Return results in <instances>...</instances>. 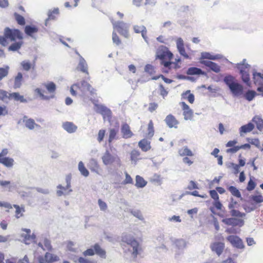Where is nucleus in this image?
Segmentation results:
<instances>
[{"label":"nucleus","instance_id":"obj_1","mask_svg":"<svg viewBox=\"0 0 263 263\" xmlns=\"http://www.w3.org/2000/svg\"><path fill=\"white\" fill-rule=\"evenodd\" d=\"M223 81L234 96H237L242 93V86L238 82H236L235 81V78L233 76L231 75L226 76Z\"/></svg>","mask_w":263,"mask_h":263},{"label":"nucleus","instance_id":"obj_2","mask_svg":"<svg viewBox=\"0 0 263 263\" xmlns=\"http://www.w3.org/2000/svg\"><path fill=\"white\" fill-rule=\"evenodd\" d=\"M236 67L239 70L241 78L243 82L248 86L250 87L251 83L250 82V74L249 73L250 65L246 63V59H243L241 62L236 64Z\"/></svg>","mask_w":263,"mask_h":263},{"label":"nucleus","instance_id":"obj_3","mask_svg":"<svg viewBox=\"0 0 263 263\" xmlns=\"http://www.w3.org/2000/svg\"><path fill=\"white\" fill-rule=\"evenodd\" d=\"M122 241L128 246V250L134 257H136L140 250L138 241L130 235L125 234L122 237Z\"/></svg>","mask_w":263,"mask_h":263},{"label":"nucleus","instance_id":"obj_4","mask_svg":"<svg viewBox=\"0 0 263 263\" xmlns=\"http://www.w3.org/2000/svg\"><path fill=\"white\" fill-rule=\"evenodd\" d=\"M71 176L70 175L66 176L65 178V182L66 183V186H63L61 184H59L57 186V189H60L56 192L58 196H67L70 195L72 192V190L71 187Z\"/></svg>","mask_w":263,"mask_h":263},{"label":"nucleus","instance_id":"obj_5","mask_svg":"<svg viewBox=\"0 0 263 263\" xmlns=\"http://www.w3.org/2000/svg\"><path fill=\"white\" fill-rule=\"evenodd\" d=\"M112 25L114 28L116 29L120 34L126 38L129 37L128 29L130 27L129 24L123 22H117L112 23Z\"/></svg>","mask_w":263,"mask_h":263},{"label":"nucleus","instance_id":"obj_6","mask_svg":"<svg viewBox=\"0 0 263 263\" xmlns=\"http://www.w3.org/2000/svg\"><path fill=\"white\" fill-rule=\"evenodd\" d=\"M4 35L7 39L11 41H15L16 39L22 40L23 36L21 31L16 29H10L7 27L5 29Z\"/></svg>","mask_w":263,"mask_h":263},{"label":"nucleus","instance_id":"obj_7","mask_svg":"<svg viewBox=\"0 0 263 263\" xmlns=\"http://www.w3.org/2000/svg\"><path fill=\"white\" fill-rule=\"evenodd\" d=\"M157 58L161 61L168 59L171 60L173 57V54L168 50L166 47L161 45L157 51Z\"/></svg>","mask_w":263,"mask_h":263},{"label":"nucleus","instance_id":"obj_8","mask_svg":"<svg viewBox=\"0 0 263 263\" xmlns=\"http://www.w3.org/2000/svg\"><path fill=\"white\" fill-rule=\"evenodd\" d=\"M95 111L103 116V118H110L111 111L110 109L103 104H95Z\"/></svg>","mask_w":263,"mask_h":263},{"label":"nucleus","instance_id":"obj_9","mask_svg":"<svg viewBox=\"0 0 263 263\" xmlns=\"http://www.w3.org/2000/svg\"><path fill=\"white\" fill-rule=\"evenodd\" d=\"M227 240L234 247L242 249L243 245L241 239L236 235H230L227 237Z\"/></svg>","mask_w":263,"mask_h":263},{"label":"nucleus","instance_id":"obj_10","mask_svg":"<svg viewBox=\"0 0 263 263\" xmlns=\"http://www.w3.org/2000/svg\"><path fill=\"white\" fill-rule=\"evenodd\" d=\"M116 159L119 160V159L118 157L112 155L108 150L106 151L105 153L102 157L103 163L105 165L112 164L116 160Z\"/></svg>","mask_w":263,"mask_h":263},{"label":"nucleus","instance_id":"obj_11","mask_svg":"<svg viewBox=\"0 0 263 263\" xmlns=\"http://www.w3.org/2000/svg\"><path fill=\"white\" fill-rule=\"evenodd\" d=\"M80 84V87L81 89H79L82 92V96H84L85 95V91L87 90L90 92L91 95L95 93L96 89L92 87L91 85L87 83L85 81H82Z\"/></svg>","mask_w":263,"mask_h":263},{"label":"nucleus","instance_id":"obj_12","mask_svg":"<svg viewBox=\"0 0 263 263\" xmlns=\"http://www.w3.org/2000/svg\"><path fill=\"white\" fill-rule=\"evenodd\" d=\"M224 247V243L221 242H215L210 246L212 251L216 253L218 256L222 254Z\"/></svg>","mask_w":263,"mask_h":263},{"label":"nucleus","instance_id":"obj_13","mask_svg":"<svg viewBox=\"0 0 263 263\" xmlns=\"http://www.w3.org/2000/svg\"><path fill=\"white\" fill-rule=\"evenodd\" d=\"M164 121L167 126L170 128L174 127L176 128H177V125L179 124V121L173 115L171 114H170L166 117Z\"/></svg>","mask_w":263,"mask_h":263},{"label":"nucleus","instance_id":"obj_14","mask_svg":"<svg viewBox=\"0 0 263 263\" xmlns=\"http://www.w3.org/2000/svg\"><path fill=\"white\" fill-rule=\"evenodd\" d=\"M200 63L209 67L211 70L216 73H218L220 71V67L216 63L206 60H201Z\"/></svg>","mask_w":263,"mask_h":263},{"label":"nucleus","instance_id":"obj_15","mask_svg":"<svg viewBox=\"0 0 263 263\" xmlns=\"http://www.w3.org/2000/svg\"><path fill=\"white\" fill-rule=\"evenodd\" d=\"M176 46L179 53L185 59H189V55L186 53L184 47V42L182 38L179 37L176 41Z\"/></svg>","mask_w":263,"mask_h":263},{"label":"nucleus","instance_id":"obj_16","mask_svg":"<svg viewBox=\"0 0 263 263\" xmlns=\"http://www.w3.org/2000/svg\"><path fill=\"white\" fill-rule=\"evenodd\" d=\"M62 127L69 134L74 133L78 128V127L72 122L68 121L65 122L62 124Z\"/></svg>","mask_w":263,"mask_h":263},{"label":"nucleus","instance_id":"obj_17","mask_svg":"<svg viewBox=\"0 0 263 263\" xmlns=\"http://www.w3.org/2000/svg\"><path fill=\"white\" fill-rule=\"evenodd\" d=\"M186 73L187 75L206 76V73L205 72L203 71L201 69L195 67H192L189 68Z\"/></svg>","mask_w":263,"mask_h":263},{"label":"nucleus","instance_id":"obj_18","mask_svg":"<svg viewBox=\"0 0 263 263\" xmlns=\"http://www.w3.org/2000/svg\"><path fill=\"white\" fill-rule=\"evenodd\" d=\"M138 146L143 152H147L151 148V142L146 139L140 140L138 143Z\"/></svg>","mask_w":263,"mask_h":263},{"label":"nucleus","instance_id":"obj_19","mask_svg":"<svg viewBox=\"0 0 263 263\" xmlns=\"http://www.w3.org/2000/svg\"><path fill=\"white\" fill-rule=\"evenodd\" d=\"M23 121L25 123V126L30 130H32L34 128L35 126H38V125L35 123L33 119H27V117L26 116L23 117Z\"/></svg>","mask_w":263,"mask_h":263},{"label":"nucleus","instance_id":"obj_20","mask_svg":"<svg viewBox=\"0 0 263 263\" xmlns=\"http://www.w3.org/2000/svg\"><path fill=\"white\" fill-rule=\"evenodd\" d=\"M77 69L83 72L88 74L87 64L85 59L82 56H80Z\"/></svg>","mask_w":263,"mask_h":263},{"label":"nucleus","instance_id":"obj_21","mask_svg":"<svg viewBox=\"0 0 263 263\" xmlns=\"http://www.w3.org/2000/svg\"><path fill=\"white\" fill-rule=\"evenodd\" d=\"M39 29L34 25H26L25 27V33L32 37H33V34L38 32Z\"/></svg>","mask_w":263,"mask_h":263},{"label":"nucleus","instance_id":"obj_22","mask_svg":"<svg viewBox=\"0 0 263 263\" xmlns=\"http://www.w3.org/2000/svg\"><path fill=\"white\" fill-rule=\"evenodd\" d=\"M121 132L123 134V137L124 138H128L132 137L133 134L130 130L129 126L127 124H124L121 127Z\"/></svg>","mask_w":263,"mask_h":263},{"label":"nucleus","instance_id":"obj_23","mask_svg":"<svg viewBox=\"0 0 263 263\" xmlns=\"http://www.w3.org/2000/svg\"><path fill=\"white\" fill-rule=\"evenodd\" d=\"M93 248L95 250V254L96 253L97 255L99 256L101 258H106V251L103 249L99 244L96 243Z\"/></svg>","mask_w":263,"mask_h":263},{"label":"nucleus","instance_id":"obj_24","mask_svg":"<svg viewBox=\"0 0 263 263\" xmlns=\"http://www.w3.org/2000/svg\"><path fill=\"white\" fill-rule=\"evenodd\" d=\"M254 128V124L251 122L241 126L239 128L240 136H242V133H247L251 132Z\"/></svg>","mask_w":263,"mask_h":263},{"label":"nucleus","instance_id":"obj_25","mask_svg":"<svg viewBox=\"0 0 263 263\" xmlns=\"http://www.w3.org/2000/svg\"><path fill=\"white\" fill-rule=\"evenodd\" d=\"M88 166L89 169L93 172L99 173V166L97 161L95 159H91L88 163Z\"/></svg>","mask_w":263,"mask_h":263},{"label":"nucleus","instance_id":"obj_26","mask_svg":"<svg viewBox=\"0 0 263 263\" xmlns=\"http://www.w3.org/2000/svg\"><path fill=\"white\" fill-rule=\"evenodd\" d=\"M23 44V42L20 40V41L14 42L11 45H10L8 48V51L13 52L17 51L21 48Z\"/></svg>","mask_w":263,"mask_h":263},{"label":"nucleus","instance_id":"obj_27","mask_svg":"<svg viewBox=\"0 0 263 263\" xmlns=\"http://www.w3.org/2000/svg\"><path fill=\"white\" fill-rule=\"evenodd\" d=\"M14 160L9 157L0 158V163L7 167H11L13 165Z\"/></svg>","mask_w":263,"mask_h":263},{"label":"nucleus","instance_id":"obj_28","mask_svg":"<svg viewBox=\"0 0 263 263\" xmlns=\"http://www.w3.org/2000/svg\"><path fill=\"white\" fill-rule=\"evenodd\" d=\"M249 199L253 202V203H252V204H256L263 202V195L261 194L251 195L249 197Z\"/></svg>","mask_w":263,"mask_h":263},{"label":"nucleus","instance_id":"obj_29","mask_svg":"<svg viewBox=\"0 0 263 263\" xmlns=\"http://www.w3.org/2000/svg\"><path fill=\"white\" fill-rule=\"evenodd\" d=\"M23 81V74L21 72H18L14 78V88H19L22 86Z\"/></svg>","mask_w":263,"mask_h":263},{"label":"nucleus","instance_id":"obj_30","mask_svg":"<svg viewBox=\"0 0 263 263\" xmlns=\"http://www.w3.org/2000/svg\"><path fill=\"white\" fill-rule=\"evenodd\" d=\"M147 184V182L140 176L137 175L136 176V183L135 186L138 188H143Z\"/></svg>","mask_w":263,"mask_h":263},{"label":"nucleus","instance_id":"obj_31","mask_svg":"<svg viewBox=\"0 0 263 263\" xmlns=\"http://www.w3.org/2000/svg\"><path fill=\"white\" fill-rule=\"evenodd\" d=\"M9 97H11V98H13L15 101H20L22 103L27 102V100L24 98V96L20 95L18 92L9 93Z\"/></svg>","mask_w":263,"mask_h":263},{"label":"nucleus","instance_id":"obj_32","mask_svg":"<svg viewBox=\"0 0 263 263\" xmlns=\"http://www.w3.org/2000/svg\"><path fill=\"white\" fill-rule=\"evenodd\" d=\"M78 170L80 171L81 174L86 177L89 176V173L87 169L84 166V164L82 161H80L78 164Z\"/></svg>","mask_w":263,"mask_h":263},{"label":"nucleus","instance_id":"obj_33","mask_svg":"<svg viewBox=\"0 0 263 263\" xmlns=\"http://www.w3.org/2000/svg\"><path fill=\"white\" fill-rule=\"evenodd\" d=\"M45 259L48 262H52L59 260V257L56 255L47 252L45 255Z\"/></svg>","mask_w":263,"mask_h":263},{"label":"nucleus","instance_id":"obj_34","mask_svg":"<svg viewBox=\"0 0 263 263\" xmlns=\"http://www.w3.org/2000/svg\"><path fill=\"white\" fill-rule=\"evenodd\" d=\"M178 153L181 156H193L194 155L193 152L187 146H184L179 149Z\"/></svg>","mask_w":263,"mask_h":263},{"label":"nucleus","instance_id":"obj_35","mask_svg":"<svg viewBox=\"0 0 263 263\" xmlns=\"http://www.w3.org/2000/svg\"><path fill=\"white\" fill-rule=\"evenodd\" d=\"M258 78L260 79H263V73L258 72L256 71H254L253 72V79L254 80V83L255 84H261V82L260 81L258 80Z\"/></svg>","mask_w":263,"mask_h":263},{"label":"nucleus","instance_id":"obj_36","mask_svg":"<svg viewBox=\"0 0 263 263\" xmlns=\"http://www.w3.org/2000/svg\"><path fill=\"white\" fill-rule=\"evenodd\" d=\"M252 121L256 123V127L259 131L263 130V120L261 118L256 116L253 118Z\"/></svg>","mask_w":263,"mask_h":263},{"label":"nucleus","instance_id":"obj_37","mask_svg":"<svg viewBox=\"0 0 263 263\" xmlns=\"http://www.w3.org/2000/svg\"><path fill=\"white\" fill-rule=\"evenodd\" d=\"M175 63L171 62L170 61H166L165 60H163L161 61V64L164 66L163 72H168V70L171 68L172 65H175Z\"/></svg>","mask_w":263,"mask_h":263},{"label":"nucleus","instance_id":"obj_38","mask_svg":"<svg viewBox=\"0 0 263 263\" xmlns=\"http://www.w3.org/2000/svg\"><path fill=\"white\" fill-rule=\"evenodd\" d=\"M44 86L47 89L48 92L50 93H54L56 90V85L52 82H50L45 84Z\"/></svg>","mask_w":263,"mask_h":263},{"label":"nucleus","instance_id":"obj_39","mask_svg":"<svg viewBox=\"0 0 263 263\" xmlns=\"http://www.w3.org/2000/svg\"><path fill=\"white\" fill-rule=\"evenodd\" d=\"M175 245L178 250H184L186 247V242L183 239H177L175 241Z\"/></svg>","mask_w":263,"mask_h":263},{"label":"nucleus","instance_id":"obj_40","mask_svg":"<svg viewBox=\"0 0 263 263\" xmlns=\"http://www.w3.org/2000/svg\"><path fill=\"white\" fill-rule=\"evenodd\" d=\"M0 185L5 187L6 191L9 192L12 191L13 188L14 187V185L10 184V182L9 181L0 180Z\"/></svg>","mask_w":263,"mask_h":263},{"label":"nucleus","instance_id":"obj_41","mask_svg":"<svg viewBox=\"0 0 263 263\" xmlns=\"http://www.w3.org/2000/svg\"><path fill=\"white\" fill-rule=\"evenodd\" d=\"M228 190L234 196L237 198H240L241 200H242L240 192L236 187L234 186H230L229 187Z\"/></svg>","mask_w":263,"mask_h":263},{"label":"nucleus","instance_id":"obj_42","mask_svg":"<svg viewBox=\"0 0 263 263\" xmlns=\"http://www.w3.org/2000/svg\"><path fill=\"white\" fill-rule=\"evenodd\" d=\"M59 9L55 8L52 11H49L48 12V18L45 20V25L46 26H47V22L49 20H54L55 16L53 14H58Z\"/></svg>","mask_w":263,"mask_h":263},{"label":"nucleus","instance_id":"obj_43","mask_svg":"<svg viewBox=\"0 0 263 263\" xmlns=\"http://www.w3.org/2000/svg\"><path fill=\"white\" fill-rule=\"evenodd\" d=\"M256 95L257 93L255 91L249 90L246 92L245 97L247 100L251 101L254 98Z\"/></svg>","mask_w":263,"mask_h":263},{"label":"nucleus","instance_id":"obj_44","mask_svg":"<svg viewBox=\"0 0 263 263\" xmlns=\"http://www.w3.org/2000/svg\"><path fill=\"white\" fill-rule=\"evenodd\" d=\"M129 212L135 217L137 218L140 220H144L143 216L141 212L139 210H133L131 209L129 210Z\"/></svg>","mask_w":263,"mask_h":263},{"label":"nucleus","instance_id":"obj_45","mask_svg":"<svg viewBox=\"0 0 263 263\" xmlns=\"http://www.w3.org/2000/svg\"><path fill=\"white\" fill-rule=\"evenodd\" d=\"M14 18L17 23L20 25H24L25 24V20L24 17L16 12L14 13Z\"/></svg>","mask_w":263,"mask_h":263},{"label":"nucleus","instance_id":"obj_46","mask_svg":"<svg viewBox=\"0 0 263 263\" xmlns=\"http://www.w3.org/2000/svg\"><path fill=\"white\" fill-rule=\"evenodd\" d=\"M183 115L185 120H192L193 117V111L191 109L184 110Z\"/></svg>","mask_w":263,"mask_h":263},{"label":"nucleus","instance_id":"obj_47","mask_svg":"<svg viewBox=\"0 0 263 263\" xmlns=\"http://www.w3.org/2000/svg\"><path fill=\"white\" fill-rule=\"evenodd\" d=\"M222 221L226 224L229 225V226H236V225H237V223L236 222V219L235 218H228L223 219Z\"/></svg>","mask_w":263,"mask_h":263},{"label":"nucleus","instance_id":"obj_48","mask_svg":"<svg viewBox=\"0 0 263 263\" xmlns=\"http://www.w3.org/2000/svg\"><path fill=\"white\" fill-rule=\"evenodd\" d=\"M140 156V152L136 149L133 150L130 153V159L136 163L138 160V157Z\"/></svg>","mask_w":263,"mask_h":263},{"label":"nucleus","instance_id":"obj_49","mask_svg":"<svg viewBox=\"0 0 263 263\" xmlns=\"http://www.w3.org/2000/svg\"><path fill=\"white\" fill-rule=\"evenodd\" d=\"M9 67L6 66L5 68L0 67V81L4 78L7 76L9 72Z\"/></svg>","mask_w":263,"mask_h":263},{"label":"nucleus","instance_id":"obj_50","mask_svg":"<svg viewBox=\"0 0 263 263\" xmlns=\"http://www.w3.org/2000/svg\"><path fill=\"white\" fill-rule=\"evenodd\" d=\"M148 133H147V137L148 138H151L154 134V129L153 123L152 120H151L148 124Z\"/></svg>","mask_w":263,"mask_h":263},{"label":"nucleus","instance_id":"obj_51","mask_svg":"<svg viewBox=\"0 0 263 263\" xmlns=\"http://www.w3.org/2000/svg\"><path fill=\"white\" fill-rule=\"evenodd\" d=\"M230 214L231 216L233 217H243L245 216L246 214L244 213H241L239 212L238 210H235L234 209H231L230 211Z\"/></svg>","mask_w":263,"mask_h":263},{"label":"nucleus","instance_id":"obj_52","mask_svg":"<svg viewBox=\"0 0 263 263\" xmlns=\"http://www.w3.org/2000/svg\"><path fill=\"white\" fill-rule=\"evenodd\" d=\"M35 92L37 93L44 100H49L50 99L53 98L54 97V95H51L50 96H45L42 92L40 88H36L35 90Z\"/></svg>","mask_w":263,"mask_h":263},{"label":"nucleus","instance_id":"obj_53","mask_svg":"<svg viewBox=\"0 0 263 263\" xmlns=\"http://www.w3.org/2000/svg\"><path fill=\"white\" fill-rule=\"evenodd\" d=\"M144 71L150 75H152L155 72L154 70V67L151 64H147L145 65L144 67Z\"/></svg>","mask_w":263,"mask_h":263},{"label":"nucleus","instance_id":"obj_54","mask_svg":"<svg viewBox=\"0 0 263 263\" xmlns=\"http://www.w3.org/2000/svg\"><path fill=\"white\" fill-rule=\"evenodd\" d=\"M250 144L255 145L256 147L260 149L261 151H263V148H261L260 145V141L258 139H252L249 141Z\"/></svg>","mask_w":263,"mask_h":263},{"label":"nucleus","instance_id":"obj_55","mask_svg":"<svg viewBox=\"0 0 263 263\" xmlns=\"http://www.w3.org/2000/svg\"><path fill=\"white\" fill-rule=\"evenodd\" d=\"M21 65L25 71H29L31 67V65L29 61H23L21 62Z\"/></svg>","mask_w":263,"mask_h":263},{"label":"nucleus","instance_id":"obj_56","mask_svg":"<svg viewBox=\"0 0 263 263\" xmlns=\"http://www.w3.org/2000/svg\"><path fill=\"white\" fill-rule=\"evenodd\" d=\"M44 245L45 247V250L48 251H51L52 249V246L51 245V241L49 239L47 238H45L44 239Z\"/></svg>","mask_w":263,"mask_h":263},{"label":"nucleus","instance_id":"obj_57","mask_svg":"<svg viewBox=\"0 0 263 263\" xmlns=\"http://www.w3.org/2000/svg\"><path fill=\"white\" fill-rule=\"evenodd\" d=\"M146 28L144 25L138 26V25H134L133 26V29L134 32L136 33H140Z\"/></svg>","mask_w":263,"mask_h":263},{"label":"nucleus","instance_id":"obj_58","mask_svg":"<svg viewBox=\"0 0 263 263\" xmlns=\"http://www.w3.org/2000/svg\"><path fill=\"white\" fill-rule=\"evenodd\" d=\"M117 134V131L115 129H111L109 131V136L108 139V142L110 143L112 141L115 139Z\"/></svg>","mask_w":263,"mask_h":263},{"label":"nucleus","instance_id":"obj_59","mask_svg":"<svg viewBox=\"0 0 263 263\" xmlns=\"http://www.w3.org/2000/svg\"><path fill=\"white\" fill-rule=\"evenodd\" d=\"M7 98H11V97H9V93L3 90H0V100L2 101H5L6 99Z\"/></svg>","mask_w":263,"mask_h":263},{"label":"nucleus","instance_id":"obj_60","mask_svg":"<svg viewBox=\"0 0 263 263\" xmlns=\"http://www.w3.org/2000/svg\"><path fill=\"white\" fill-rule=\"evenodd\" d=\"M98 204L101 211H105L107 209V204L101 199H99L98 200Z\"/></svg>","mask_w":263,"mask_h":263},{"label":"nucleus","instance_id":"obj_61","mask_svg":"<svg viewBox=\"0 0 263 263\" xmlns=\"http://www.w3.org/2000/svg\"><path fill=\"white\" fill-rule=\"evenodd\" d=\"M74 88L81 89L80 87V84L79 83L73 84L70 87V93L72 96H76L77 95L76 91Z\"/></svg>","mask_w":263,"mask_h":263},{"label":"nucleus","instance_id":"obj_62","mask_svg":"<svg viewBox=\"0 0 263 263\" xmlns=\"http://www.w3.org/2000/svg\"><path fill=\"white\" fill-rule=\"evenodd\" d=\"M125 179L123 181L124 184H132L133 183V180L130 176L127 173L125 172Z\"/></svg>","mask_w":263,"mask_h":263},{"label":"nucleus","instance_id":"obj_63","mask_svg":"<svg viewBox=\"0 0 263 263\" xmlns=\"http://www.w3.org/2000/svg\"><path fill=\"white\" fill-rule=\"evenodd\" d=\"M112 40L113 43L116 44L117 45H119L121 44V41L119 36L114 31L112 32Z\"/></svg>","mask_w":263,"mask_h":263},{"label":"nucleus","instance_id":"obj_64","mask_svg":"<svg viewBox=\"0 0 263 263\" xmlns=\"http://www.w3.org/2000/svg\"><path fill=\"white\" fill-rule=\"evenodd\" d=\"M83 254L85 256H93L95 254L94 248L92 247L87 249L86 250L83 252Z\"/></svg>","mask_w":263,"mask_h":263}]
</instances>
